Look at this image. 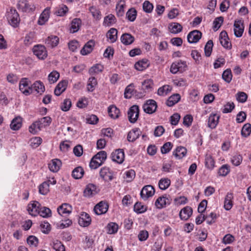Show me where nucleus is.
Returning a JSON list of instances; mask_svg holds the SVG:
<instances>
[{
    "instance_id": "39448f33",
    "label": "nucleus",
    "mask_w": 251,
    "mask_h": 251,
    "mask_svg": "<svg viewBox=\"0 0 251 251\" xmlns=\"http://www.w3.org/2000/svg\"><path fill=\"white\" fill-rule=\"evenodd\" d=\"M139 108L136 105H133L128 110L127 115L129 122L131 123H135L139 116Z\"/></svg>"
},
{
    "instance_id": "864d4df0",
    "label": "nucleus",
    "mask_w": 251,
    "mask_h": 251,
    "mask_svg": "<svg viewBox=\"0 0 251 251\" xmlns=\"http://www.w3.org/2000/svg\"><path fill=\"white\" fill-rule=\"evenodd\" d=\"M41 216L44 218L50 217L51 215V212L50 209L46 207H42L41 206L39 214Z\"/></svg>"
},
{
    "instance_id": "0e129e2a",
    "label": "nucleus",
    "mask_w": 251,
    "mask_h": 251,
    "mask_svg": "<svg viewBox=\"0 0 251 251\" xmlns=\"http://www.w3.org/2000/svg\"><path fill=\"white\" fill-rule=\"evenodd\" d=\"M72 105V102L70 99H65L61 103L60 106L61 109L65 112L68 111L70 109Z\"/></svg>"
},
{
    "instance_id": "338daca9",
    "label": "nucleus",
    "mask_w": 251,
    "mask_h": 251,
    "mask_svg": "<svg viewBox=\"0 0 251 251\" xmlns=\"http://www.w3.org/2000/svg\"><path fill=\"white\" fill-rule=\"evenodd\" d=\"M95 159L102 162L103 163L107 157V154L105 151H100L97 153L94 157Z\"/></svg>"
},
{
    "instance_id": "bb28decb",
    "label": "nucleus",
    "mask_w": 251,
    "mask_h": 251,
    "mask_svg": "<svg viewBox=\"0 0 251 251\" xmlns=\"http://www.w3.org/2000/svg\"><path fill=\"white\" fill-rule=\"evenodd\" d=\"M32 91L34 90L37 93L42 94L45 90V86L41 81H36L32 85Z\"/></svg>"
},
{
    "instance_id": "4468645a",
    "label": "nucleus",
    "mask_w": 251,
    "mask_h": 251,
    "mask_svg": "<svg viewBox=\"0 0 251 251\" xmlns=\"http://www.w3.org/2000/svg\"><path fill=\"white\" fill-rule=\"evenodd\" d=\"M100 177L106 181H111L113 178L112 172L106 167H103L100 169Z\"/></svg>"
},
{
    "instance_id": "a878e982",
    "label": "nucleus",
    "mask_w": 251,
    "mask_h": 251,
    "mask_svg": "<svg viewBox=\"0 0 251 251\" xmlns=\"http://www.w3.org/2000/svg\"><path fill=\"white\" fill-rule=\"evenodd\" d=\"M61 165V162L59 159H55L51 160L49 164L50 170L53 172H57L60 169Z\"/></svg>"
},
{
    "instance_id": "a19ab883",
    "label": "nucleus",
    "mask_w": 251,
    "mask_h": 251,
    "mask_svg": "<svg viewBox=\"0 0 251 251\" xmlns=\"http://www.w3.org/2000/svg\"><path fill=\"white\" fill-rule=\"evenodd\" d=\"M51 121L50 117L47 116L42 118L37 121L42 129L43 127L49 126L50 124Z\"/></svg>"
},
{
    "instance_id": "c03bdc74",
    "label": "nucleus",
    "mask_w": 251,
    "mask_h": 251,
    "mask_svg": "<svg viewBox=\"0 0 251 251\" xmlns=\"http://www.w3.org/2000/svg\"><path fill=\"white\" fill-rule=\"evenodd\" d=\"M97 84V79L95 77L92 76L90 77L88 79L87 85V90L89 92H93Z\"/></svg>"
},
{
    "instance_id": "2eb2a0df",
    "label": "nucleus",
    "mask_w": 251,
    "mask_h": 251,
    "mask_svg": "<svg viewBox=\"0 0 251 251\" xmlns=\"http://www.w3.org/2000/svg\"><path fill=\"white\" fill-rule=\"evenodd\" d=\"M234 27V33L235 36L237 37H241L244 29L243 23L240 20L235 21Z\"/></svg>"
},
{
    "instance_id": "c85d7f7f",
    "label": "nucleus",
    "mask_w": 251,
    "mask_h": 251,
    "mask_svg": "<svg viewBox=\"0 0 251 251\" xmlns=\"http://www.w3.org/2000/svg\"><path fill=\"white\" fill-rule=\"evenodd\" d=\"M81 21L80 19L75 18L74 19L71 24L70 31L71 33H75L77 32L81 25Z\"/></svg>"
},
{
    "instance_id": "1a4fd4ad",
    "label": "nucleus",
    "mask_w": 251,
    "mask_h": 251,
    "mask_svg": "<svg viewBox=\"0 0 251 251\" xmlns=\"http://www.w3.org/2000/svg\"><path fill=\"white\" fill-rule=\"evenodd\" d=\"M41 204L37 201H34L32 203L28 204L27 210L30 215L33 216H36L38 215Z\"/></svg>"
},
{
    "instance_id": "603ef678",
    "label": "nucleus",
    "mask_w": 251,
    "mask_h": 251,
    "mask_svg": "<svg viewBox=\"0 0 251 251\" xmlns=\"http://www.w3.org/2000/svg\"><path fill=\"white\" fill-rule=\"evenodd\" d=\"M251 132V125L249 123L245 124L241 130V135L244 137H247L250 135Z\"/></svg>"
},
{
    "instance_id": "e433bc0d",
    "label": "nucleus",
    "mask_w": 251,
    "mask_h": 251,
    "mask_svg": "<svg viewBox=\"0 0 251 251\" xmlns=\"http://www.w3.org/2000/svg\"><path fill=\"white\" fill-rule=\"evenodd\" d=\"M109 116L113 119H116L119 117L120 110L114 105H110L108 109Z\"/></svg>"
},
{
    "instance_id": "72a5a7b5",
    "label": "nucleus",
    "mask_w": 251,
    "mask_h": 251,
    "mask_svg": "<svg viewBox=\"0 0 251 251\" xmlns=\"http://www.w3.org/2000/svg\"><path fill=\"white\" fill-rule=\"evenodd\" d=\"M117 30L115 28H110L106 34V36L111 43H114L117 39Z\"/></svg>"
},
{
    "instance_id": "6e6552de",
    "label": "nucleus",
    "mask_w": 251,
    "mask_h": 251,
    "mask_svg": "<svg viewBox=\"0 0 251 251\" xmlns=\"http://www.w3.org/2000/svg\"><path fill=\"white\" fill-rule=\"evenodd\" d=\"M99 190L97 186L92 183H89L86 185L84 189V196L87 198H91L96 195Z\"/></svg>"
},
{
    "instance_id": "052dcab7",
    "label": "nucleus",
    "mask_w": 251,
    "mask_h": 251,
    "mask_svg": "<svg viewBox=\"0 0 251 251\" xmlns=\"http://www.w3.org/2000/svg\"><path fill=\"white\" fill-rule=\"evenodd\" d=\"M41 129L40 126L39 125L37 121H36L29 127V131L33 134H36Z\"/></svg>"
},
{
    "instance_id": "3c124183",
    "label": "nucleus",
    "mask_w": 251,
    "mask_h": 251,
    "mask_svg": "<svg viewBox=\"0 0 251 251\" xmlns=\"http://www.w3.org/2000/svg\"><path fill=\"white\" fill-rule=\"evenodd\" d=\"M213 46V41L211 40L208 41L204 47V53L206 57H209L211 55Z\"/></svg>"
},
{
    "instance_id": "9d476101",
    "label": "nucleus",
    "mask_w": 251,
    "mask_h": 251,
    "mask_svg": "<svg viewBox=\"0 0 251 251\" xmlns=\"http://www.w3.org/2000/svg\"><path fill=\"white\" fill-rule=\"evenodd\" d=\"M144 111L148 114L154 113L157 108V104L155 100H149L143 106Z\"/></svg>"
},
{
    "instance_id": "c9c22d12",
    "label": "nucleus",
    "mask_w": 251,
    "mask_h": 251,
    "mask_svg": "<svg viewBox=\"0 0 251 251\" xmlns=\"http://www.w3.org/2000/svg\"><path fill=\"white\" fill-rule=\"evenodd\" d=\"M180 100V96L178 94H176L170 96L166 104L168 106H173L177 103Z\"/></svg>"
},
{
    "instance_id": "4c0bfd02",
    "label": "nucleus",
    "mask_w": 251,
    "mask_h": 251,
    "mask_svg": "<svg viewBox=\"0 0 251 251\" xmlns=\"http://www.w3.org/2000/svg\"><path fill=\"white\" fill-rule=\"evenodd\" d=\"M149 65L147 60H143L136 62L134 65V67L137 70L142 71L148 68Z\"/></svg>"
},
{
    "instance_id": "5701e85b",
    "label": "nucleus",
    "mask_w": 251,
    "mask_h": 251,
    "mask_svg": "<svg viewBox=\"0 0 251 251\" xmlns=\"http://www.w3.org/2000/svg\"><path fill=\"white\" fill-rule=\"evenodd\" d=\"M50 13V8L47 7L42 12L38 21L39 25H43L48 21Z\"/></svg>"
},
{
    "instance_id": "20e7f679",
    "label": "nucleus",
    "mask_w": 251,
    "mask_h": 251,
    "mask_svg": "<svg viewBox=\"0 0 251 251\" xmlns=\"http://www.w3.org/2000/svg\"><path fill=\"white\" fill-rule=\"evenodd\" d=\"M29 81L26 78H23L19 83V90L26 96L32 93L31 86H29Z\"/></svg>"
},
{
    "instance_id": "09e8293b",
    "label": "nucleus",
    "mask_w": 251,
    "mask_h": 251,
    "mask_svg": "<svg viewBox=\"0 0 251 251\" xmlns=\"http://www.w3.org/2000/svg\"><path fill=\"white\" fill-rule=\"evenodd\" d=\"M205 163L206 167L209 169H212L214 167L215 161L210 154H206Z\"/></svg>"
},
{
    "instance_id": "ddd939ff",
    "label": "nucleus",
    "mask_w": 251,
    "mask_h": 251,
    "mask_svg": "<svg viewBox=\"0 0 251 251\" xmlns=\"http://www.w3.org/2000/svg\"><path fill=\"white\" fill-rule=\"evenodd\" d=\"M124 158V152L122 149L116 150L111 153L112 160L119 164L123 163Z\"/></svg>"
},
{
    "instance_id": "473e14b6",
    "label": "nucleus",
    "mask_w": 251,
    "mask_h": 251,
    "mask_svg": "<svg viewBox=\"0 0 251 251\" xmlns=\"http://www.w3.org/2000/svg\"><path fill=\"white\" fill-rule=\"evenodd\" d=\"M172 90V86L169 85H164L158 88L157 94L160 96L164 97L170 93Z\"/></svg>"
},
{
    "instance_id": "f03ea898",
    "label": "nucleus",
    "mask_w": 251,
    "mask_h": 251,
    "mask_svg": "<svg viewBox=\"0 0 251 251\" xmlns=\"http://www.w3.org/2000/svg\"><path fill=\"white\" fill-rule=\"evenodd\" d=\"M171 199L169 195L165 194L158 197L155 201V206L158 209H162L171 202Z\"/></svg>"
},
{
    "instance_id": "412c9836",
    "label": "nucleus",
    "mask_w": 251,
    "mask_h": 251,
    "mask_svg": "<svg viewBox=\"0 0 251 251\" xmlns=\"http://www.w3.org/2000/svg\"><path fill=\"white\" fill-rule=\"evenodd\" d=\"M59 38L54 35L49 36L45 41V44L48 47L54 48L57 46L59 43Z\"/></svg>"
},
{
    "instance_id": "13d9d810",
    "label": "nucleus",
    "mask_w": 251,
    "mask_h": 251,
    "mask_svg": "<svg viewBox=\"0 0 251 251\" xmlns=\"http://www.w3.org/2000/svg\"><path fill=\"white\" fill-rule=\"evenodd\" d=\"M107 228L108 234H114L118 231V226L115 223H110L108 224Z\"/></svg>"
},
{
    "instance_id": "69168bd1",
    "label": "nucleus",
    "mask_w": 251,
    "mask_h": 251,
    "mask_svg": "<svg viewBox=\"0 0 251 251\" xmlns=\"http://www.w3.org/2000/svg\"><path fill=\"white\" fill-rule=\"evenodd\" d=\"M224 21V18L222 16L216 18L213 21V28L214 30H217L221 26Z\"/></svg>"
},
{
    "instance_id": "79ce46f5",
    "label": "nucleus",
    "mask_w": 251,
    "mask_h": 251,
    "mask_svg": "<svg viewBox=\"0 0 251 251\" xmlns=\"http://www.w3.org/2000/svg\"><path fill=\"white\" fill-rule=\"evenodd\" d=\"M170 31L174 34H176L181 31L182 26L178 23H175L169 25Z\"/></svg>"
},
{
    "instance_id": "ea45409f",
    "label": "nucleus",
    "mask_w": 251,
    "mask_h": 251,
    "mask_svg": "<svg viewBox=\"0 0 251 251\" xmlns=\"http://www.w3.org/2000/svg\"><path fill=\"white\" fill-rule=\"evenodd\" d=\"M116 22V19L114 15L109 14L104 18L103 25L106 26H110L113 25Z\"/></svg>"
},
{
    "instance_id": "8fccbe9b",
    "label": "nucleus",
    "mask_w": 251,
    "mask_h": 251,
    "mask_svg": "<svg viewBox=\"0 0 251 251\" xmlns=\"http://www.w3.org/2000/svg\"><path fill=\"white\" fill-rule=\"evenodd\" d=\"M39 192L40 194L45 195L49 192V184L45 181L39 186Z\"/></svg>"
},
{
    "instance_id": "bf43d9fd",
    "label": "nucleus",
    "mask_w": 251,
    "mask_h": 251,
    "mask_svg": "<svg viewBox=\"0 0 251 251\" xmlns=\"http://www.w3.org/2000/svg\"><path fill=\"white\" fill-rule=\"evenodd\" d=\"M59 74L56 71L51 72L48 76V80L50 83H55L59 78Z\"/></svg>"
},
{
    "instance_id": "37998d69",
    "label": "nucleus",
    "mask_w": 251,
    "mask_h": 251,
    "mask_svg": "<svg viewBox=\"0 0 251 251\" xmlns=\"http://www.w3.org/2000/svg\"><path fill=\"white\" fill-rule=\"evenodd\" d=\"M170 184L171 180L168 178H162L158 182L159 188L163 190L167 189Z\"/></svg>"
},
{
    "instance_id": "774afa93",
    "label": "nucleus",
    "mask_w": 251,
    "mask_h": 251,
    "mask_svg": "<svg viewBox=\"0 0 251 251\" xmlns=\"http://www.w3.org/2000/svg\"><path fill=\"white\" fill-rule=\"evenodd\" d=\"M52 247L56 251H65V246L60 241L58 240L53 242Z\"/></svg>"
},
{
    "instance_id": "9b49d317",
    "label": "nucleus",
    "mask_w": 251,
    "mask_h": 251,
    "mask_svg": "<svg viewBox=\"0 0 251 251\" xmlns=\"http://www.w3.org/2000/svg\"><path fill=\"white\" fill-rule=\"evenodd\" d=\"M219 40L222 46L226 49H230L231 48V44L229 42L227 32L226 31H222L219 36Z\"/></svg>"
},
{
    "instance_id": "6e6d98bb",
    "label": "nucleus",
    "mask_w": 251,
    "mask_h": 251,
    "mask_svg": "<svg viewBox=\"0 0 251 251\" xmlns=\"http://www.w3.org/2000/svg\"><path fill=\"white\" fill-rule=\"evenodd\" d=\"M229 166L227 164H225L220 168L218 174L221 176H225L229 173Z\"/></svg>"
},
{
    "instance_id": "e2e57ef3",
    "label": "nucleus",
    "mask_w": 251,
    "mask_h": 251,
    "mask_svg": "<svg viewBox=\"0 0 251 251\" xmlns=\"http://www.w3.org/2000/svg\"><path fill=\"white\" fill-rule=\"evenodd\" d=\"M242 156L239 154H236L231 158V162L233 165L237 166H239L242 161Z\"/></svg>"
},
{
    "instance_id": "f8f14e48",
    "label": "nucleus",
    "mask_w": 251,
    "mask_h": 251,
    "mask_svg": "<svg viewBox=\"0 0 251 251\" xmlns=\"http://www.w3.org/2000/svg\"><path fill=\"white\" fill-rule=\"evenodd\" d=\"M202 33L198 30L190 32L187 35V40L189 43H196L201 38Z\"/></svg>"
},
{
    "instance_id": "f3484780",
    "label": "nucleus",
    "mask_w": 251,
    "mask_h": 251,
    "mask_svg": "<svg viewBox=\"0 0 251 251\" xmlns=\"http://www.w3.org/2000/svg\"><path fill=\"white\" fill-rule=\"evenodd\" d=\"M234 198L232 193L228 192L225 197L224 201V207L226 210H230L233 205V200Z\"/></svg>"
},
{
    "instance_id": "7c9ffc66",
    "label": "nucleus",
    "mask_w": 251,
    "mask_h": 251,
    "mask_svg": "<svg viewBox=\"0 0 251 251\" xmlns=\"http://www.w3.org/2000/svg\"><path fill=\"white\" fill-rule=\"evenodd\" d=\"M94 42L92 40L88 41L83 47L80 51L81 54L85 55L90 53L93 50Z\"/></svg>"
},
{
    "instance_id": "6ab92c4d",
    "label": "nucleus",
    "mask_w": 251,
    "mask_h": 251,
    "mask_svg": "<svg viewBox=\"0 0 251 251\" xmlns=\"http://www.w3.org/2000/svg\"><path fill=\"white\" fill-rule=\"evenodd\" d=\"M220 116L217 114H211L208 119V126L211 129L215 128L217 126Z\"/></svg>"
},
{
    "instance_id": "393cba45",
    "label": "nucleus",
    "mask_w": 251,
    "mask_h": 251,
    "mask_svg": "<svg viewBox=\"0 0 251 251\" xmlns=\"http://www.w3.org/2000/svg\"><path fill=\"white\" fill-rule=\"evenodd\" d=\"M72 207L68 203H64L57 208L58 213L63 216L65 214H70L72 212Z\"/></svg>"
},
{
    "instance_id": "680f3d73",
    "label": "nucleus",
    "mask_w": 251,
    "mask_h": 251,
    "mask_svg": "<svg viewBox=\"0 0 251 251\" xmlns=\"http://www.w3.org/2000/svg\"><path fill=\"white\" fill-rule=\"evenodd\" d=\"M42 141L40 137H34L30 140V145L33 148H36L41 144Z\"/></svg>"
},
{
    "instance_id": "de8ad7c7",
    "label": "nucleus",
    "mask_w": 251,
    "mask_h": 251,
    "mask_svg": "<svg viewBox=\"0 0 251 251\" xmlns=\"http://www.w3.org/2000/svg\"><path fill=\"white\" fill-rule=\"evenodd\" d=\"M147 210V207L141 202H137L134 205V211L138 214L144 213Z\"/></svg>"
},
{
    "instance_id": "58836bf2",
    "label": "nucleus",
    "mask_w": 251,
    "mask_h": 251,
    "mask_svg": "<svg viewBox=\"0 0 251 251\" xmlns=\"http://www.w3.org/2000/svg\"><path fill=\"white\" fill-rule=\"evenodd\" d=\"M103 70L102 65L100 64H97L92 67L89 70V73L92 75H96L101 72Z\"/></svg>"
},
{
    "instance_id": "4d7b16f0",
    "label": "nucleus",
    "mask_w": 251,
    "mask_h": 251,
    "mask_svg": "<svg viewBox=\"0 0 251 251\" xmlns=\"http://www.w3.org/2000/svg\"><path fill=\"white\" fill-rule=\"evenodd\" d=\"M68 7L65 5L59 6L56 9L55 13L59 16H63L66 14L68 11Z\"/></svg>"
},
{
    "instance_id": "7ed1b4c3",
    "label": "nucleus",
    "mask_w": 251,
    "mask_h": 251,
    "mask_svg": "<svg viewBox=\"0 0 251 251\" xmlns=\"http://www.w3.org/2000/svg\"><path fill=\"white\" fill-rule=\"evenodd\" d=\"M34 54L39 59L44 60L48 55L47 51L45 46L41 45L35 46L33 48Z\"/></svg>"
},
{
    "instance_id": "c756f323",
    "label": "nucleus",
    "mask_w": 251,
    "mask_h": 251,
    "mask_svg": "<svg viewBox=\"0 0 251 251\" xmlns=\"http://www.w3.org/2000/svg\"><path fill=\"white\" fill-rule=\"evenodd\" d=\"M121 41L125 45L131 44L134 41V37L129 33H124L121 37Z\"/></svg>"
},
{
    "instance_id": "aec40b11",
    "label": "nucleus",
    "mask_w": 251,
    "mask_h": 251,
    "mask_svg": "<svg viewBox=\"0 0 251 251\" xmlns=\"http://www.w3.org/2000/svg\"><path fill=\"white\" fill-rule=\"evenodd\" d=\"M193 210L190 206H186L182 209L179 212V217L182 220H187L192 215Z\"/></svg>"
},
{
    "instance_id": "5fc2aeb1",
    "label": "nucleus",
    "mask_w": 251,
    "mask_h": 251,
    "mask_svg": "<svg viewBox=\"0 0 251 251\" xmlns=\"http://www.w3.org/2000/svg\"><path fill=\"white\" fill-rule=\"evenodd\" d=\"M126 16L129 21L133 22L136 19L137 11L134 8H130L127 11Z\"/></svg>"
},
{
    "instance_id": "2f4dec72",
    "label": "nucleus",
    "mask_w": 251,
    "mask_h": 251,
    "mask_svg": "<svg viewBox=\"0 0 251 251\" xmlns=\"http://www.w3.org/2000/svg\"><path fill=\"white\" fill-rule=\"evenodd\" d=\"M67 84L66 81L60 82L55 87L54 94L57 96L60 95L66 90Z\"/></svg>"
},
{
    "instance_id": "423d86ee",
    "label": "nucleus",
    "mask_w": 251,
    "mask_h": 251,
    "mask_svg": "<svg viewBox=\"0 0 251 251\" xmlns=\"http://www.w3.org/2000/svg\"><path fill=\"white\" fill-rule=\"evenodd\" d=\"M18 8L24 12H30L33 11L34 9V6L29 3L27 0H20L19 1L18 4Z\"/></svg>"
},
{
    "instance_id": "cd10ccee",
    "label": "nucleus",
    "mask_w": 251,
    "mask_h": 251,
    "mask_svg": "<svg viewBox=\"0 0 251 251\" xmlns=\"http://www.w3.org/2000/svg\"><path fill=\"white\" fill-rule=\"evenodd\" d=\"M22 119L20 117H16L12 121L10 128L13 130H18L22 126Z\"/></svg>"
},
{
    "instance_id": "a211bd4d",
    "label": "nucleus",
    "mask_w": 251,
    "mask_h": 251,
    "mask_svg": "<svg viewBox=\"0 0 251 251\" xmlns=\"http://www.w3.org/2000/svg\"><path fill=\"white\" fill-rule=\"evenodd\" d=\"M78 222L80 226L86 227L91 224V219L89 214L85 212H82L78 219Z\"/></svg>"
},
{
    "instance_id": "b1692460",
    "label": "nucleus",
    "mask_w": 251,
    "mask_h": 251,
    "mask_svg": "<svg viewBox=\"0 0 251 251\" xmlns=\"http://www.w3.org/2000/svg\"><path fill=\"white\" fill-rule=\"evenodd\" d=\"M187 152V149L185 147L179 146L174 151L173 153L176 159H180L186 155Z\"/></svg>"
},
{
    "instance_id": "49530a36",
    "label": "nucleus",
    "mask_w": 251,
    "mask_h": 251,
    "mask_svg": "<svg viewBox=\"0 0 251 251\" xmlns=\"http://www.w3.org/2000/svg\"><path fill=\"white\" fill-rule=\"evenodd\" d=\"M126 6L125 1L121 0L116 5V12L118 16H122L124 13V8Z\"/></svg>"
},
{
    "instance_id": "4be33fe9",
    "label": "nucleus",
    "mask_w": 251,
    "mask_h": 251,
    "mask_svg": "<svg viewBox=\"0 0 251 251\" xmlns=\"http://www.w3.org/2000/svg\"><path fill=\"white\" fill-rule=\"evenodd\" d=\"M141 133V131L140 129L138 128L132 129L127 134V140L129 142H134L139 137Z\"/></svg>"
},
{
    "instance_id": "dca6fc26",
    "label": "nucleus",
    "mask_w": 251,
    "mask_h": 251,
    "mask_svg": "<svg viewBox=\"0 0 251 251\" xmlns=\"http://www.w3.org/2000/svg\"><path fill=\"white\" fill-rule=\"evenodd\" d=\"M108 209V204L105 202L100 201L95 206L94 210L97 215H100L105 213Z\"/></svg>"
},
{
    "instance_id": "a18cd8bd",
    "label": "nucleus",
    "mask_w": 251,
    "mask_h": 251,
    "mask_svg": "<svg viewBox=\"0 0 251 251\" xmlns=\"http://www.w3.org/2000/svg\"><path fill=\"white\" fill-rule=\"evenodd\" d=\"M84 175V170L81 167H76L72 172V176L75 179L81 178Z\"/></svg>"
},
{
    "instance_id": "0eeeda50",
    "label": "nucleus",
    "mask_w": 251,
    "mask_h": 251,
    "mask_svg": "<svg viewBox=\"0 0 251 251\" xmlns=\"http://www.w3.org/2000/svg\"><path fill=\"white\" fill-rule=\"evenodd\" d=\"M155 193V190L153 186L150 185L145 186L140 192V196L142 199L147 200L150 197H152Z\"/></svg>"
},
{
    "instance_id": "f257e3e1",
    "label": "nucleus",
    "mask_w": 251,
    "mask_h": 251,
    "mask_svg": "<svg viewBox=\"0 0 251 251\" xmlns=\"http://www.w3.org/2000/svg\"><path fill=\"white\" fill-rule=\"evenodd\" d=\"M6 17L10 25L13 27L18 26L20 22V18L17 10L13 8H10L7 10L6 14Z\"/></svg>"
},
{
    "instance_id": "f704fd0d",
    "label": "nucleus",
    "mask_w": 251,
    "mask_h": 251,
    "mask_svg": "<svg viewBox=\"0 0 251 251\" xmlns=\"http://www.w3.org/2000/svg\"><path fill=\"white\" fill-rule=\"evenodd\" d=\"M182 66H185L186 63L182 61L174 62L171 66L170 72L172 74H175L180 71V69Z\"/></svg>"
}]
</instances>
